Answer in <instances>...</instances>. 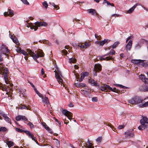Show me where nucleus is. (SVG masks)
<instances>
[{
	"mask_svg": "<svg viewBox=\"0 0 148 148\" xmlns=\"http://www.w3.org/2000/svg\"><path fill=\"white\" fill-rule=\"evenodd\" d=\"M15 130L17 132L19 133H22L24 132L25 133V132L28 131L27 130H24L17 127L16 128Z\"/></svg>",
	"mask_w": 148,
	"mask_h": 148,
	"instance_id": "nucleus-31",
	"label": "nucleus"
},
{
	"mask_svg": "<svg viewBox=\"0 0 148 148\" xmlns=\"http://www.w3.org/2000/svg\"><path fill=\"white\" fill-rule=\"evenodd\" d=\"M121 15H120L119 14H112V16H114V17H119V16H121Z\"/></svg>",
	"mask_w": 148,
	"mask_h": 148,
	"instance_id": "nucleus-58",
	"label": "nucleus"
},
{
	"mask_svg": "<svg viewBox=\"0 0 148 148\" xmlns=\"http://www.w3.org/2000/svg\"><path fill=\"white\" fill-rule=\"evenodd\" d=\"M110 2L107 1V0H104L103 1V4H104L105 3L107 4V5H108L109 4H110Z\"/></svg>",
	"mask_w": 148,
	"mask_h": 148,
	"instance_id": "nucleus-56",
	"label": "nucleus"
},
{
	"mask_svg": "<svg viewBox=\"0 0 148 148\" xmlns=\"http://www.w3.org/2000/svg\"><path fill=\"white\" fill-rule=\"evenodd\" d=\"M62 112L64 115L67 117L70 121H71V119H73V114L72 113L66 109L63 110Z\"/></svg>",
	"mask_w": 148,
	"mask_h": 148,
	"instance_id": "nucleus-5",
	"label": "nucleus"
},
{
	"mask_svg": "<svg viewBox=\"0 0 148 148\" xmlns=\"http://www.w3.org/2000/svg\"><path fill=\"white\" fill-rule=\"evenodd\" d=\"M19 108L21 110L25 109L28 110L30 109V107H28L25 105H22L21 106H20L19 107Z\"/></svg>",
	"mask_w": 148,
	"mask_h": 148,
	"instance_id": "nucleus-24",
	"label": "nucleus"
},
{
	"mask_svg": "<svg viewBox=\"0 0 148 148\" xmlns=\"http://www.w3.org/2000/svg\"><path fill=\"white\" fill-rule=\"evenodd\" d=\"M87 142L88 143L89 146H92V144L90 143L89 139L88 140Z\"/></svg>",
	"mask_w": 148,
	"mask_h": 148,
	"instance_id": "nucleus-63",
	"label": "nucleus"
},
{
	"mask_svg": "<svg viewBox=\"0 0 148 148\" xmlns=\"http://www.w3.org/2000/svg\"><path fill=\"white\" fill-rule=\"evenodd\" d=\"M143 101L140 97L135 96L129 100V103L131 104H136L142 103Z\"/></svg>",
	"mask_w": 148,
	"mask_h": 148,
	"instance_id": "nucleus-3",
	"label": "nucleus"
},
{
	"mask_svg": "<svg viewBox=\"0 0 148 148\" xmlns=\"http://www.w3.org/2000/svg\"><path fill=\"white\" fill-rule=\"evenodd\" d=\"M144 61H145L144 60H143L141 62L140 64L143 67H146L148 65V62H144Z\"/></svg>",
	"mask_w": 148,
	"mask_h": 148,
	"instance_id": "nucleus-27",
	"label": "nucleus"
},
{
	"mask_svg": "<svg viewBox=\"0 0 148 148\" xmlns=\"http://www.w3.org/2000/svg\"><path fill=\"white\" fill-rule=\"evenodd\" d=\"M22 54H23V55L25 56H26L28 55V53H27L24 50H22L21 53Z\"/></svg>",
	"mask_w": 148,
	"mask_h": 148,
	"instance_id": "nucleus-47",
	"label": "nucleus"
},
{
	"mask_svg": "<svg viewBox=\"0 0 148 148\" xmlns=\"http://www.w3.org/2000/svg\"><path fill=\"white\" fill-rule=\"evenodd\" d=\"M22 50L20 47H18L16 51L18 53H21Z\"/></svg>",
	"mask_w": 148,
	"mask_h": 148,
	"instance_id": "nucleus-53",
	"label": "nucleus"
},
{
	"mask_svg": "<svg viewBox=\"0 0 148 148\" xmlns=\"http://www.w3.org/2000/svg\"><path fill=\"white\" fill-rule=\"evenodd\" d=\"M22 115H19L16 117V119L17 121H19L21 119Z\"/></svg>",
	"mask_w": 148,
	"mask_h": 148,
	"instance_id": "nucleus-44",
	"label": "nucleus"
},
{
	"mask_svg": "<svg viewBox=\"0 0 148 148\" xmlns=\"http://www.w3.org/2000/svg\"><path fill=\"white\" fill-rule=\"evenodd\" d=\"M139 3H136L135 4L133 7L130 8L127 11V12L129 14H131L132 12L134 11L135 8L136 7V6L138 5H139Z\"/></svg>",
	"mask_w": 148,
	"mask_h": 148,
	"instance_id": "nucleus-15",
	"label": "nucleus"
},
{
	"mask_svg": "<svg viewBox=\"0 0 148 148\" xmlns=\"http://www.w3.org/2000/svg\"><path fill=\"white\" fill-rule=\"evenodd\" d=\"M21 1L25 4L26 5H29V3L27 1V0H21Z\"/></svg>",
	"mask_w": 148,
	"mask_h": 148,
	"instance_id": "nucleus-54",
	"label": "nucleus"
},
{
	"mask_svg": "<svg viewBox=\"0 0 148 148\" xmlns=\"http://www.w3.org/2000/svg\"><path fill=\"white\" fill-rule=\"evenodd\" d=\"M8 12H9V16L10 17H12L14 15V11L11 9L8 8Z\"/></svg>",
	"mask_w": 148,
	"mask_h": 148,
	"instance_id": "nucleus-21",
	"label": "nucleus"
},
{
	"mask_svg": "<svg viewBox=\"0 0 148 148\" xmlns=\"http://www.w3.org/2000/svg\"><path fill=\"white\" fill-rule=\"evenodd\" d=\"M3 117L4 118L5 120L8 123L11 124V122L10 119L7 116L6 114H4L3 115Z\"/></svg>",
	"mask_w": 148,
	"mask_h": 148,
	"instance_id": "nucleus-20",
	"label": "nucleus"
},
{
	"mask_svg": "<svg viewBox=\"0 0 148 148\" xmlns=\"http://www.w3.org/2000/svg\"><path fill=\"white\" fill-rule=\"evenodd\" d=\"M140 48V46L139 45V43H138V44H136L135 46V49H138Z\"/></svg>",
	"mask_w": 148,
	"mask_h": 148,
	"instance_id": "nucleus-50",
	"label": "nucleus"
},
{
	"mask_svg": "<svg viewBox=\"0 0 148 148\" xmlns=\"http://www.w3.org/2000/svg\"><path fill=\"white\" fill-rule=\"evenodd\" d=\"M8 12H5L4 13V15L5 16H9V13H8Z\"/></svg>",
	"mask_w": 148,
	"mask_h": 148,
	"instance_id": "nucleus-62",
	"label": "nucleus"
},
{
	"mask_svg": "<svg viewBox=\"0 0 148 148\" xmlns=\"http://www.w3.org/2000/svg\"><path fill=\"white\" fill-rule=\"evenodd\" d=\"M21 119L24 121L25 123V122H28L27 119L24 116L22 115Z\"/></svg>",
	"mask_w": 148,
	"mask_h": 148,
	"instance_id": "nucleus-36",
	"label": "nucleus"
},
{
	"mask_svg": "<svg viewBox=\"0 0 148 148\" xmlns=\"http://www.w3.org/2000/svg\"><path fill=\"white\" fill-rule=\"evenodd\" d=\"M119 43L120 42L119 41H117L114 42L112 46V48L113 49L116 48L119 44Z\"/></svg>",
	"mask_w": 148,
	"mask_h": 148,
	"instance_id": "nucleus-28",
	"label": "nucleus"
},
{
	"mask_svg": "<svg viewBox=\"0 0 148 148\" xmlns=\"http://www.w3.org/2000/svg\"><path fill=\"white\" fill-rule=\"evenodd\" d=\"M25 133L27 135L29 136V137L32 139V140L34 141L36 139V138L35 137L33 134H31L29 131H28L27 132H25Z\"/></svg>",
	"mask_w": 148,
	"mask_h": 148,
	"instance_id": "nucleus-17",
	"label": "nucleus"
},
{
	"mask_svg": "<svg viewBox=\"0 0 148 148\" xmlns=\"http://www.w3.org/2000/svg\"><path fill=\"white\" fill-rule=\"evenodd\" d=\"M102 41L104 45L105 44L107 43L110 41V40L107 39H104Z\"/></svg>",
	"mask_w": 148,
	"mask_h": 148,
	"instance_id": "nucleus-49",
	"label": "nucleus"
},
{
	"mask_svg": "<svg viewBox=\"0 0 148 148\" xmlns=\"http://www.w3.org/2000/svg\"><path fill=\"white\" fill-rule=\"evenodd\" d=\"M69 106L70 107H73L74 106V105L71 102L69 104Z\"/></svg>",
	"mask_w": 148,
	"mask_h": 148,
	"instance_id": "nucleus-64",
	"label": "nucleus"
},
{
	"mask_svg": "<svg viewBox=\"0 0 148 148\" xmlns=\"http://www.w3.org/2000/svg\"><path fill=\"white\" fill-rule=\"evenodd\" d=\"M11 39L16 44H17L18 43V40L16 37L15 36H14L13 38H11Z\"/></svg>",
	"mask_w": 148,
	"mask_h": 148,
	"instance_id": "nucleus-29",
	"label": "nucleus"
},
{
	"mask_svg": "<svg viewBox=\"0 0 148 148\" xmlns=\"http://www.w3.org/2000/svg\"><path fill=\"white\" fill-rule=\"evenodd\" d=\"M19 94L20 96H22V97H24L25 95V92L26 90L25 89L23 88H21L19 89Z\"/></svg>",
	"mask_w": 148,
	"mask_h": 148,
	"instance_id": "nucleus-13",
	"label": "nucleus"
},
{
	"mask_svg": "<svg viewBox=\"0 0 148 148\" xmlns=\"http://www.w3.org/2000/svg\"><path fill=\"white\" fill-rule=\"evenodd\" d=\"M1 48L3 52L6 53H8L10 52V50L8 49V47L4 44H2Z\"/></svg>",
	"mask_w": 148,
	"mask_h": 148,
	"instance_id": "nucleus-9",
	"label": "nucleus"
},
{
	"mask_svg": "<svg viewBox=\"0 0 148 148\" xmlns=\"http://www.w3.org/2000/svg\"><path fill=\"white\" fill-rule=\"evenodd\" d=\"M89 75V73L88 72L85 71L82 72L81 74V76H82L84 78L85 77H87Z\"/></svg>",
	"mask_w": 148,
	"mask_h": 148,
	"instance_id": "nucleus-23",
	"label": "nucleus"
},
{
	"mask_svg": "<svg viewBox=\"0 0 148 148\" xmlns=\"http://www.w3.org/2000/svg\"><path fill=\"white\" fill-rule=\"evenodd\" d=\"M109 90H111L112 91L116 92L117 93H119L120 91L118 89H116V88H112V90L111 89H110Z\"/></svg>",
	"mask_w": 148,
	"mask_h": 148,
	"instance_id": "nucleus-41",
	"label": "nucleus"
},
{
	"mask_svg": "<svg viewBox=\"0 0 148 148\" xmlns=\"http://www.w3.org/2000/svg\"><path fill=\"white\" fill-rule=\"evenodd\" d=\"M56 145H57V146H59V145H60L59 141L57 139H56Z\"/></svg>",
	"mask_w": 148,
	"mask_h": 148,
	"instance_id": "nucleus-61",
	"label": "nucleus"
},
{
	"mask_svg": "<svg viewBox=\"0 0 148 148\" xmlns=\"http://www.w3.org/2000/svg\"><path fill=\"white\" fill-rule=\"evenodd\" d=\"M43 126L45 127V129H46L47 130H48L49 131V132H50V133H52V132H50L49 131V130H50V128H49V127H48V126H47V127H46L44 125H43Z\"/></svg>",
	"mask_w": 148,
	"mask_h": 148,
	"instance_id": "nucleus-55",
	"label": "nucleus"
},
{
	"mask_svg": "<svg viewBox=\"0 0 148 148\" xmlns=\"http://www.w3.org/2000/svg\"><path fill=\"white\" fill-rule=\"evenodd\" d=\"M27 52L30 56L35 59L38 58L39 57H42L44 56V54L42 51H38V54L37 53H34L33 51L29 49H27Z\"/></svg>",
	"mask_w": 148,
	"mask_h": 148,
	"instance_id": "nucleus-2",
	"label": "nucleus"
},
{
	"mask_svg": "<svg viewBox=\"0 0 148 148\" xmlns=\"http://www.w3.org/2000/svg\"><path fill=\"white\" fill-rule=\"evenodd\" d=\"M7 145H8V147L10 148L14 145V143L10 141H8L6 143Z\"/></svg>",
	"mask_w": 148,
	"mask_h": 148,
	"instance_id": "nucleus-32",
	"label": "nucleus"
},
{
	"mask_svg": "<svg viewBox=\"0 0 148 148\" xmlns=\"http://www.w3.org/2000/svg\"><path fill=\"white\" fill-rule=\"evenodd\" d=\"M101 66L100 64H96L94 66V69L95 71L96 72H99L101 70ZM96 76V73H95Z\"/></svg>",
	"mask_w": 148,
	"mask_h": 148,
	"instance_id": "nucleus-8",
	"label": "nucleus"
},
{
	"mask_svg": "<svg viewBox=\"0 0 148 148\" xmlns=\"http://www.w3.org/2000/svg\"><path fill=\"white\" fill-rule=\"evenodd\" d=\"M25 123L29 125L30 126V129H32L34 128V125L33 124L29 121H28V122H25Z\"/></svg>",
	"mask_w": 148,
	"mask_h": 148,
	"instance_id": "nucleus-22",
	"label": "nucleus"
},
{
	"mask_svg": "<svg viewBox=\"0 0 148 148\" xmlns=\"http://www.w3.org/2000/svg\"><path fill=\"white\" fill-rule=\"evenodd\" d=\"M139 77L140 79L145 83H148V79L146 78L144 75L141 74L140 75Z\"/></svg>",
	"mask_w": 148,
	"mask_h": 148,
	"instance_id": "nucleus-10",
	"label": "nucleus"
},
{
	"mask_svg": "<svg viewBox=\"0 0 148 148\" xmlns=\"http://www.w3.org/2000/svg\"><path fill=\"white\" fill-rule=\"evenodd\" d=\"M30 27L31 29H34L35 31H36L38 29L37 24L36 23H34V25L30 26Z\"/></svg>",
	"mask_w": 148,
	"mask_h": 148,
	"instance_id": "nucleus-25",
	"label": "nucleus"
},
{
	"mask_svg": "<svg viewBox=\"0 0 148 148\" xmlns=\"http://www.w3.org/2000/svg\"><path fill=\"white\" fill-rule=\"evenodd\" d=\"M53 6L56 8L57 9H58L59 8V6L56 5L54 4H53Z\"/></svg>",
	"mask_w": 148,
	"mask_h": 148,
	"instance_id": "nucleus-60",
	"label": "nucleus"
},
{
	"mask_svg": "<svg viewBox=\"0 0 148 148\" xmlns=\"http://www.w3.org/2000/svg\"><path fill=\"white\" fill-rule=\"evenodd\" d=\"M41 99L42 101L44 103L47 105L49 104V99L48 98L46 97L45 95L43 97H42Z\"/></svg>",
	"mask_w": 148,
	"mask_h": 148,
	"instance_id": "nucleus-14",
	"label": "nucleus"
},
{
	"mask_svg": "<svg viewBox=\"0 0 148 148\" xmlns=\"http://www.w3.org/2000/svg\"><path fill=\"white\" fill-rule=\"evenodd\" d=\"M88 82L92 86L95 87L99 86V84L97 81H95L93 79L90 78L88 79Z\"/></svg>",
	"mask_w": 148,
	"mask_h": 148,
	"instance_id": "nucleus-7",
	"label": "nucleus"
},
{
	"mask_svg": "<svg viewBox=\"0 0 148 148\" xmlns=\"http://www.w3.org/2000/svg\"><path fill=\"white\" fill-rule=\"evenodd\" d=\"M92 100L93 102H97L98 101V98L97 97H93L92 99Z\"/></svg>",
	"mask_w": 148,
	"mask_h": 148,
	"instance_id": "nucleus-48",
	"label": "nucleus"
},
{
	"mask_svg": "<svg viewBox=\"0 0 148 148\" xmlns=\"http://www.w3.org/2000/svg\"><path fill=\"white\" fill-rule=\"evenodd\" d=\"M115 53V51L113 49H112L109 52V53L111 55L114 54Z\"/></svg>",
	"mask_w": 148,
	"mask_h": 148,
	"instance_id": "nucleus-51",
	"label": "nucleus"
},
{
	"mask_svg": "<svg viewBox=\"0 0 148 148\" xmlns=\"http://www.w3.org/2000/svg\"><path fill=\"white\" fill-rule=\"evenodd\" d=\"M143 60H131V62L133 63L136 64H138V65H140L141 62Z\"/></svg>",
	"mask_w": 148,
	"mask_h": 148,
	"instance_id": "nucleus-18",
	"label": "nucleus"
},
{
	"mask_svg": "<svg viewBox=\"0 0 148 148\" xmlns=\"http://www.w3.org/2000/svg\"><path fill=\"white\" fill-rule=\"evenodd\" d=\"M124 127V125H119L118 127V128L119 129H121L123 128Z\"/></svg>",
	"mask_w": 148,
	"mask_h": 148,
	"instance_id": "nucleus-59",
	"label": "nucleus"
},
{
	"mask_svg": "<svg viewBox=\"0 0 148 148\" xmlns=\"http://www.w3.org/2000/svg\"><path fill=\"white\" fill-rule=\"evenodd\" d=\"M36 23L38 27L40 26L46 27L47 25V23L45 22H40L39 21H37L35 22V23Z\"/></svg>",
	"mask_w": 148,
	"mask_h": 148,
	"instance_id": "nucleus-12",
	"label": "nucleus"
},
{
	"mask_svg": "<svg viewBox=\"0 0 148 148\" xmlns=\"http://www.w3.org/2000/svg\"><path fill=\"white\" fill-rule=\"evenodd\" d=\"M144 92H148V83L146 84L145 85V87L143 89Z\"/></svg>",
	"mask_w": 148,
	"mask_h": 148,
	"instance_id": "nucleus-39",
	"label": "nucleus"
},
{
	"mask_svg": "<svg viewBox=\"0 0 148 148\" xmlns=\"http://www.w3.org/2000/svg\"><path fill=\"white\" fill-rule=\"evenodd\" d=\"M139 106L140 108H143L148 106V102H145L143 104H140L139 105Z\"/></svg>",
	"mask_w": 148,
	"mask_h": 148,
	"instance_id": "nucleus-30",
	"label": "nucleus"
},
{
	"mask_svg": "<svg viewBox=\"0 0 148 148\" xmlns=\"http://www.w3.org/2000/svg\"><path fill=\"white\" fill-rule=\"evenodd\" d=\"M110 54L109 53H106V54L104 55H103L102 56H99V60H103L104 58H103V57H103L104 56L106 57V56H108Z\"/></svg>",
	"mask_w": 148,
	"mask_h": 148,
	"instance_id": "nucleus-35",
	"label": "nucleus"
},
{
	"mask_svg": "<svg viewBox=\"0 0 148 148\" xmlns=\"http://www.w3.org/2000/svg\"><path fill=\"white\" fill-rule=\"evenodd\" d=\"M103 58H104V59L103 60H111L112 59V58L110 56H109L108 57H103Z\"/></svg>",
	"mask_w": 148,
	"mask_h": 148,
	"instance_id": "nucleus-38",
	"label": "nucleus"
},
{
	"mask_svg": "<svg viewBox=\"0 0 148 148\" xmlns=\"http://www.w3.org/2000/svg\"><path fill=\"white\" fill-rule=\"evenodd\" d=\"M132 41L130 40L129 41L126 46L127 49H128V50L130 51L132 47Z\"/></svg>",
	"mask_w": 148,
	"mask_h": 148,
	"instance_id": "nucleus-19",
	"label": "nucleus"
},
{
	"mask_svg": "<svg viewBox=\"0 0 148 148\" xmlns=\"http://www.w3.org/2000/svg\"><path fill=\"white\" fill-rule=\"evenodd\" d=\"M103 86L106 90L107 89H108L109 90L110 89H111L112 90V87H110L109 85H108L106 84H104Z\"/></svg>",
	"mask_w": 148,
	"mask_h": 148,
	"instance_id": "nucleus-42",
	"label": "nucleus"
},
{
	"mask_svg": "<svg viewBox=\"0 0 148 148\" xmlns=\"http://www.w3.org/2000/svg\"><path fill=\"white\" fill-rule=\"evenodd\" d=\"M95 43L100 46H103L104 45V43H103L102 41H99L97 40L95 42Z\"/></svg>",
	"mask_w": 148,
	"mask_h": 148,
	"instance_id": "nucleus-33",
	"label": "nucleus"
},
{
	"mask_svg": "<svg viewBox=\"0 0 148 148\" xmlns=\"http://www.w3.org/2000/svg\"><path fill=\"white\" fill-rule=\"evenodd\" d=\"M42 5L45 9H47V8L48 5L47 2L46 1H44L42 3Z\"/></svg>",
	"mask_w": 148,
	"mask_h": 148,
	"instance_id": "nucleus-45",
	"label": "nucleus"
},
{
	"mask_svg": "<svg viewBox=\"0 0 148 148\" xmlns=\"http://www.w3.org/2000/svg\"><path fill=\"white\" fill-rule=\"evenodd\" d=\"M72 60H75V58H69V62L70 63L72 62H74Z\"/></svg>",
	"mask_w": 148,
	"mask_h": 148,
	"instance_id": "nucleus-57",
	"label": "nucleus"
},
{
	"mask_svg": "<svg viewBox=\"0 0 148 148\" xmlns=\"http://www.w3.org/2000/svg\"><path fill=\"white\" fill-rule=\"evenodd\" d=\"M102 138L101 136H99L96 140V142L100 143L102 140Z\"/></svg>",
	"mask_w": 148,
	"mask_h": 148,
	"instance_id": "nucleus-43",
	"label": "nucleus"
},
{
	"mask_svg": "<svg viewBox=\"0 0 148 148\" xmlns=\"http://www.w3.org/2000/svg\"><path fill=\"white\" fill-rule=\"evenodd\" d=\"M81 93L83 95L86 96V95H87L89 93V91L83 90H81Z\"/></svg>",
	"mask_w": 148,
	"mask_h": 148,
	"instance_id": "nucleus-34",
	"label": "nucleus"
},
{
	"mask_svg": "<svg viewBox=\"0 0 148 148\" xmlns=\"http://www.w3.org/2000/svg\"><path fill=\"white\" fill-rule=\"evenodd\" d=\"M125 137V138H130L134 137V134L133 129H129L124 133Z\"/></svg>",
	"mask_w": 148,
	"mask_h": 148,
	"instance_id": "nucleus-4",
	"label": "nucleus"
},
{
	"mask_svg": "<svg viewBox=\"0 0 148 148\" xmlns=\"http://www.w3.org/2000/svg\"><path fill=\"white\" fill-rule=\"evenodd\" d=\"M76 86L78 87H85L86 85L82 83H77L76 84Z\"/></svg>",
	"mask_w": 148,
	"mask_h": 148,
	"instance_id": "nucleus-26",
	"label": "nucleus"
},
{
	"mask_svg": "<svg viewBox=\"0 0 148 148\" xmlns=\"http://www.w3.org/2000/svg\"><path fill=\"white\" fill-rule=\"evenodd\" d=\"M141 125L138 127V129L140 130H145L148 127V119L146 116H143L140 121Z\"/></svg>",
	"mask_w": 148,
	"mask_h": 148,
	"instance_id": "nucleus-1",
	"label": "nucleus"
},
{
	"mask_svg": "<svg viewBox=\"0 0 148 148\" xmlns=\"http://www.w3.org/2000/svg\"><path fill=\"white\" fill-rule=\"evenodd\" d=\"M36 94L40 97H41V98L42 97H43L45 95H42L41 93H40L38 91L36 93Z\"/></svg>",
	"mask_w": 148,
	"mask_h": 148,
	"instance_id": "nucleus-52",
	"label": "nucleus"
},
{
	"mask_svg": "<svg viewBox=\"0 0 148 148\" xmlns=\"http://www.w3.org/2000/svg\"><path fill=\"white\" fill-rule=\"evenodd\" d=\"M90 45V43L89 42H85L84 46L86 48H87Z\"/></svg>",
	"mask_w": 148,
	"mask_h": 148,
	"instance_id": "nucleus-46",
	"label": "nucleus"
},
{
	"mask_svg": "<svg viewBox=\"0 0 148 148\" xmlns=\"http://www.w3.org/2000/svg\"><path fill=\"white\" fill-rule=\"evenodd\" d=\"M7 129L5 127H0V132H5L7 131Z\"/></svg>",
	"mask_w": 148,
	"mask_h": 148,
	"instance_id": "nucleus-37",
	"label": "nucleus"
},
{
	"mask_svg": "<svg viewBox=\"0 0 148 148\" xmlns=\"http://www.w3.org/2000/svg\"><path fill=\"white\" fill-rule=\"evenodd\" d=\"M116 86H119L121 88H128V87H127L125 86H124L123 85H122L121 84H116L115 85Z\"/></svg>",
	"mask_w": 148,
	"mask_h": 148,
	"instance_id": "nucleus-40",
	"label": "nucleus"
},
{
	"mask_svg": "<svg viewBox=\"0 0 148 148\" xmlns=\"http://www.w3.org/2000/svg\"><path fill=\"white\" fill-rule=\"evenodd\" d=\"M87 12L88 13L91 14L92 15L96 16L97 15L96 11L95 9H90L88 10Z\"/></svg>",
	"mask_w": 148,
	"mask_h": 148,
	"instance_id": "nucleus-16",
	"label": "nucleus"
},
{
	"mask_svg": "<svg viewBox=\"0 0 148 148\" xmlns=\"http://www.w3.org/2000/svg\"><path fill=\"white\" fill-rule=\"evenodd\" d=\"M55 77L57 79V80L59 84H61L62 85L63 83V80L60 77V75L58 74H56Z\"/></svg>",
	"mask_w": 148,
	"mask_h": 148,
	"instance_id": "nucleus-11",
	"label": "nucleus"
},
{
	"mask_svg": "<svg viewBox=\"0 0 148 148\" xmlns=\"http://www.w3.org/2000/svg\"><path fill=\"white\" fill-rule=\"evenodd\" d=\"M2 70L4 72V78L5 83L7 84H10V83L8 80V74L9 73L8 69L7 68H4Z\"/></svg>",
	"mask_w": 148,
	"mask_h": 148,
	"instance_id": "nucleus-6",
	"label": "nucleus"
}]
</instances>
